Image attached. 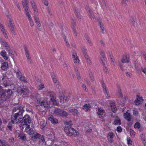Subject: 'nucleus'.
<instances>
[{
  "mask_svg": "<svg viewBox=\"0 0 146 146\" xmlns=\"http://www.w3.org/2000/svg\"><path fill=\"white\" fill-rule=\"evenodd\" d=\"M23 106L19 105L15 107L13 110V113L11 116V121L14 123H18L23 117L24 111Z\"/></svg>",
  "mask_w": 146,
  "mask_h": 146,
  "instance_id": "obj_1",
  "label": "nucleus"
},
{
  "mask_svg": "<svg viewBox=\"0 0 146 146\" xmlns=\"http://www.w3.org/2000/svg\"><path fill=\"white\" fill-rule=\"evenodd\" d=\"M31 97L33 99H36L37 103L46 108H47L49 106V105L46 101V100L45 101H43V99L38 94H33L31 95Z\"/></svg>",
  "mask_w": 146,
  "mask_h": 146,
  "instance_id": "obj_2",
  "label": "nucleus"
},
{
  "mask_svg": "<svg viewBox=\"0 0 146 146\" xmlns=\"http://www.w3.org/2000/svg\"><path fill=\"white\" fill-rule=\"evenodd\" d=\"M12 91L8 89L7 91L2 89L1 86H0V98L3 101H5L9 98L11 95Z\"/></svg>",
  "mask_w": 146,
  "mask_h": 146,
  "instance_id": "obj_3",
  "label": "nucleus"
},
{
  "mask_svg": "<svg viewBox=\"0 0 146 146\" xmlns=\"http://www.w3.org/2000/svg\"><path fill=\"white\" fill-rule=\"evenodd\" d=\"M64 131L66 134L69 135H74L76 136L77 135V132L74 128L69 126L65 127Z\"/></svg>",
  "mask_w": 146,
  "mask_h": 146,
  "instance_id": "obj_4",
  "label": "nucleus"
},
{
  "mask_svg": "<svg viewBox=\"0 0 146 146\" xmlns=\"http://www.w3.org/2000/svg\"><path fill=\"white\" fill-rule=\"evenodd\" d=\"M46 95L47 96L50 97L51 101L53 103L54 105L57 106L58 105V102L55 100L56 98L54 94L51 92H49L46 93Z\"/></svg>",
  "mask_w": 146,
  "mask_h": 146,
  "instance_id": "obj_5",
  "label": "nucleus"
},
{
  "mask_svg": "<svg viewBox=\"0 0 146 146\" xmlns=\"http://www.w3.org/2000/svg\"><path fill=\"white\" fill-rule=\"evenodd\" d=\"M31 121L29 116L28 115H26L24 116L23 118H22L19 123H23V125H29L31 123Z\"/></svg>",
  "mask_w": 146,
  "mask_h": 146,
  "instance_id": "obj_6",
  "label": "nucleus"
},
{
  "mask_svg": "<svg viewBox=\"0 0 146 146\" xmlns=\"http://www.w3.org/2000/svg\"><path fill=\"white\" fill-rule=\"evenodd\" d=\"M22 128L23 129H25V131L26 132L30 135H32L34 133L32 128L30 127L29 125H23Z\"/></svg>",
  "mask_w": 146,
  "mask_h": 146,
  "instance_id": "obj_7",
  "label": "nucleus"
},
{
  "mask_svg": "<svg viewBox=\"0 0 146 146\" xmlns=\"http://www.w3.org/2000/svg\"><path fill=\"white\" fill-rule=\"evenodd\" d=\"M19 94L22 95V94L26 95L28 94L29 92L28 88L26 86H23L20 91H18Z\"/></svg>",
  "mask_w": 146,
  "mask_h": 146,
  "instance_id": "obj_8",
  "label": "nucleus"
},
{
  "mask_svg": "<svg viewBox=\"0 0 146 146\" xmlns=\"http://www.w3.org/2000/svg\"><path fill=\"white\" fill-rule=\"evenodd\" d=\"M75 20V19H72V22L71 25V27L73 30L74 35L76 36H77V33L76 30V25Z\"/></svg>",
  "mask_w": 146,
  "mask_h": 146,
  "instance_id": "obj_9",
  "label": "nucleus"
},
{
  "mask_svg": "<svg viewBox=\"0 0 146 146\" xmlns=\"http://www.w3.org/2000/svg\"><path fill=\"white\" fill-rule=\"evenodd\" d=\"M0 43L1 45H3L6 47V50H8L10 48L9 46L8 43L5 42L4 40L2 38L0 37Z\"/></svg>",
  "mask_w": 146,
  "mask_h": 146,
  "instance_id": "obj_10",
  "label": "nucleus"
},
{
  "mask_svg": "<svg viewBox=\"0 0 146 146\" xmlns=\"http://www.w3.org/2000/svg\"><path fill=\"white\" fill-rule=\"evenodd\" d=\"M22 4L25 9V13H26L27 11H28L29 13L30 11L28 10V5L29 3V1L28 0H23L22 1Z\"/></svg>",
  "mask_w": 146,
  "mask_h": 146,
  "instance_id": "obj_11",
  "label": "nucleus"
},
{
  "mask_svg": "<svg viewBox=\"0 0 146 146\" xmlns=\"http://www.w3.org/2000/svg\"><path fill=\"white\" fill-rule=\"evenodd\" d=\"M72 58L74 59V62L75 63H78L80 60L76 54V52L73 50L72 52Z\"/></svg>",
  "mask_w": 146,
  "mask_h": 146,
  "instance_id": "obj_12",
  "label": "nucleus"
},
{
  "mask_svg": "<svg viewBox=\"0 0 146 146\" xmlns=\"http://www.w3.org/2000/svg\"><path fill=\"white\" fill-rule=\"evenodd\" d=\"M124 118L128 122L130 121L131 119V116L129 113L128 112V110H127L126 112L124 113L123 114Z\"/></svg>",
  "mask_w": 146,
  "mask_h": 146,
  "instance_id": "obj_13",
  "label": "nucleus"
},
{
  "mask_svg": "<svg viewBox=\"0 0 146 146\" xmlns=\"http://www.w3.org/2000/svg\"><path fill=\"white\" fill-rule=\"evenodd\" d=\"M0 29L2 33L3 34V36L7 39L8 38V36L6 33V31L3 25L0 24Z\"/></svg>",
  "mask_w": 146,
  "mask_h": 146,
  "instance_id": "obj_14",
  "label": "nucleus"
},
{
  "mask_svg": "<svg viewBox=\"0 0 146 146\" xmlns=\"http://www.w3.org/2000/svg\"><path fill=\"white\" fill-rule=\"evenodd\" d=\"M49 120L53 124H56L58 122V120L56 118H54L53 116L52 115H49L48 117Z\"/></svg>",
  "mask_w": 146,
  "mask_h": 146,
  "instance_id": "obj_15",
  "label": "nucleus"
},
{
  "mask_svg": "<svg viewBox=\"0 0 146 146\" xmlns=\"http://www.w3.org/2000/svg\"><path fill=\"white\" fill-rule=\"evenodd\" d=\"M69 99V97L65 96H62L60 98V102L62 103L67 102Z\"/></svg>",
  "mask_w": 146,
  "mask_h": 146,
  "instance_id": "obj_16",
  "label": "nucleus"
},
{
  "mask_svg": "<svg viewBox=\"0 0 146 146\" xmlns=\"http://www.w3.org/2000/svg\"><path fill=\"white\" fill-rule=\"evenodd\" d=\"M26 15L29 21L30 25L31 27H33L34 25V23L30 15L29 14V12L28 11L26 12Z\"/></svg>",
  "mask_w": 146,
  "mask_h": 146,
  "instance_id": "obj_17",
  "label": "nucleus"
},
{
  "mask_svg": "<svg viewBox=\"0 0 146 146\" xmlns=\"http://www.w3.org/2000/svg\"><path fill=\"white\" fill-rule=\"evenodd\" d=\"M42 138V136L40 134L36 133L32 136L31 139L34 141H36L37 139H40Z\"/></svg>",
  "mask_w": 146,
  "mask_h": 146,
  "instance_id": "obj_18",
  "label": "nucleus"
},
{
  "mask_svg": "<svg viewBox=\"0 0 146 146\" xmlns=\"http://www.w3.org/2000/svg\"><path fill=\"white\" fill-rule=\"evenodd\" d=\"M114 137V134L112 132L109 133L108 135V139L110 142H113V138Z\"/></svg>",
  "mask_w": 146,
  "mask_h": 146,
  "instance_id": "obj_19",
  "label": "nucleus"
},
{
  "mask_svg": "<svg viewBox=\"0 0 146 146\" xmlns=\"http://www.w3.org/2000/svg\"><path fill=\"white\" fill-rule=\"evenodd\" d=\"M51 76L53 81L55 85L56 86H58L59 84V83L56 77L55 76L54 74L53 73L51 74Z\"/></svg>",
  "mask_w": 146,
  "mask_h": 146,
  "instance_id": "obj_20",
  "label": "nucleus"
},
{
  "mask_svg": "<svg viewBox=\"0 0 146 146\" xmlns=\"http://www.w3.org/2000/svg\"><path fill=\"white\" fill-rule=\"evenodd\" d=\"M129 59L128 56L126 55H123L121 59V62L123 63H128Z\"/></svg>",
  "mask_w": 146,
  "mask_h": 146,
  "instance_id": "obj_21",
  "label": "nucleus"
},
{
  "mask_svg": "<svg viewBox=\"0 0 146 146\" xmlns=\"http://www.w3.org/2000/svg\"><path fill=\"white\" fill-rule=\"evenodd\" d=\"M31 5L33 9L34 10V13L35 14H37L38 12L37 9V7L36 5H35V3L34 1H31Z\"/></svg>",
  "mask_w": 146,
  "mask_h": 146,
  "instance_id": "obj_22",
  "label": "nucleus"
},
{
  "mask_svg": "<svg viewBox=\"0 0 146 146\" xmlns=\"http://www.w3.org/2000/svg\"><path fill=\"white\" fill-rule=\"evenodd\" d=\"M62 110L60 109L56 108L54 111V114L55 115H60Z\"/></svg>",
  "mask_w": 146,
  "mask_h": 146,
  "instance_id": "obj_23",
  "label": "nucleus"
},
{
  "mask_svg": "<svg viewBox=\"0 0 146 146\" xmlns=\"http://www.w3.org/2000/svg\"><path fill=\"white\" fill-rule=\"evenodd\" d=\"M1 56L4 59L7 60L9 58L8 56H7V53L5 51L3 50L1 52Z\"/></svg>",
  "mask_w": 146,
  "mask_h": 146,
  "instance_id": "obj_24",
  "label": "nucleus"
},
{
  "mask_svg": "<svg viewBox=\"0 0 146 146\" xmlns=\"http://www.w3.org/2000/svg\"><path fill=\"white\" fill-rule=\"evenodd\" d=\"M110 105L111 110L113 112H115L117 110V108L115 103H111Z\"/></svg>",
  "mask_w": 146,
  "mask_h": 146,
  "instance_id": "obj_25",
  "label": "nucleus"
},
{
  "mask_svg": "<svg viewBox=\"0 0 146 146\" xmlns=\"http://www.w3.org/2000/svg\"><path fill=\"white\" fill-rule=\"evenodd\" d=\"M8 64L7 62H4L2 64L1 68L3 70H6L8 67Z\"/></svg>",
  "mask_w": 146,
  "mask_h": 146,
  "instance_id": "obj_26",
  "label": "nucleus"
},
{
  "mask_svg": "<svg viewBox=\"0 0 146 146\" xmlns=\"http://www.w3.org/2000/svg\"><path fill=\"white\" fill-rule=\"evenodd\" d=\"M78 111L76 109L71 110L69 111L70 114H72L74 115H76L78 113Z\"/></svg>",
  "mask_w": 146,
  "mask_h": 146,
  "instance_id": "obj_27",
  "label": "nucleus"
},
{
  "mask_svg": "<svg viewBox=\"0 0 146 146\" xmlns=\"http://www.w3.org/2000/svg\"><path fill=\"white\" fill-rule=\"evenodd\" d=\"M40 125L41 128L43 129L46 125V123L45 121L41 120L40 122Z\"/></svg>",
  "mask_w": 146,
  "mask_h": 146,
  "instance_id": "obj_28",
  "label": "nucleus"
},
{
  "mask_svg": "<svg viewBox=\"0 0 146 146\" xmlns=\"http://www.w3.org/2000/svg\"><path fill=\"white\" fill-rule=\"evenodd\" d=\"M91 107L90 105L89 104H86L84 105L83 107V109L86 111H88Z\"/></svg>",
  "mask_w": 146,
  "mask_h": 146,
  "instance_id": "obj_29",
  "label": "nucleus"
},
{
  "mask_svg": "<svg viewBox=\"0 0 146 146\" xmlns=\"http://www.w3.org/2000/svg\"><path fill=\"white\" fill-rule=\"evenodd\" d=\"M24 50L25 52V55L27 59L30 58L31 57L29 55V51L27 48L25 47L24 48Z\"/></svg>",
  "mask_w": 146,
  "mask_h": 146,
  "instance_id": "obj_30",
  "label": "nucleus"
},
{
  "mask_svg": "<svg viewBox=\"0 0 146 146\" xmlns=\"http://www.w3.org/2000/svg\"><path fill=\"white\" fill-rule=\"evenodd\" d=\"M75 14L77 18H80V11L77 8L75 7Z\"/></svg>",
  "mask_w": 146,
  "mask_h": 146,
  "instance_id": "obj_31",
  "label": "nucleus"
},
{
  "mask_svg": "<svg viewBox=\"0 0 146 146\" xmlns=\"http://www.w3.org/2000/svg\"><path fill=\"white\" fill-rule=\"evenodd\" d=\"M39 144L40 145H45V142L44 138L42 137V138H41L40 140H39Z\"/></svg>",
  "mask_w": 146,
  "mask_h": 146,
  "instance_id": "obj_32",
  "label": "nucleus"
},
{
  "mask_svg": "<svg viewBox=\"0 0 146 146\" xmlns=\"http://www.w3.org/2000/svg\"><path fill=\"white\" fill-rule=\"evenodd\" d=\"M22 133V132L19 130L15 132V134L16 137L18 138H20Z\"/></svg>",
  "mask_w": 146,
  "mask_h": 146,
  "instance_id": "obj_33",
  "label": "nucleus"
},
{
  "mask_svg": "<svg viewBox=\"0 0 146 146\" xmlns=\"http://www.w3.org/2000/svg\"><path fill=\"white\" fill-rule=\"evenodd\" d=\"M19 79L21 81H23L25 82H27V79L24 76L22 75Z\"/></svg>",
  "mask_w": 146,
  "mask_h": 146,
  "instance_id": "obj_34",
  "label": "nucleus"
},
{
  "mask_svg": "<svg viewBox=\"0 0 146 146\" xmlns=\"http://www.w3.org/2000/svg\"><path fill=\"white\" fill-rule=\"evenodd\" d=\"M82 51L85 58H87L88 55H87V50L85 48L83 47L82 49Z\"/></svg>",
  "mask_w": 146,
  "mask_h": 146,
  "instance_id": "obj_35",
  "label": "nucleus"
},
{
  "mask_svg": "<svg viewBox=\"0 0 146 146\" xmlns=\"http://www.w3.org/2000/svg\"><path fill=\"white\" fill-rule=\"evenodd\" d=\"M99 23L100 25V27L102 30V32L103 33H104V28L103 27V24L100 21H99Z\"/></svg>",
  "mask_w": 146,
  "mask_h": 146,
  "instance_id": "obj_36",
  "label": "nucleus"
},
{
  "mask_svg": "<svg viewBox=\"0 0 146 146\" xmlns=\"http://www.w3.org/2000/svg\"><path fill=\"white\" fill-rule=\"evenodd\" d=\"M12 20L11 19L9 18V27L10 28L15 27L13 23L12 22Z\"/></svg>",
  "mask_w": 146,
  "mask_h": 146,
  "instance_id": "obj_37",
  "label": "nucleus"
},
{
  "mask_svg": "<svg viewBox=\"0 0 146 146\" xmlns=\"http://www.w3.org/2000/svg\"><path fill=\"white\" fill-rule=\"evenodd\" d=\"M15 124L12 122L11 121V122H9L8 123V124L7 125V127L9 129V130L10 131H12V124Z\"/></svg>",
  "mask_w": 146,
  "mask_h": 146,
  "instance_id": "obj_38",
  "label": "nucleus"
},
{
  "mask_svg": "<svg viewBox=\"0 0 146 146\" xmlns=\"http://www.w3.org/2000/svg\"><path fill=\"white\" fill-rule=\"evenodd\" d=\"M102 64L103 65V69L104 72H105L106 73H108V69L105 66V64L104 62L102 61Z\"/></svg>",
  "mask_w": 146,
  "mask_h": 146,
  "instance_id": "obj_39",
  "label": "nucleus"
},
{
  "mask_svg": "<svg viewBox=\"0 0 146 146\" xmlns=\"http://www.w3.org/2000/svg\"><path fill=\"white\" fill-rule=\"evenodd\" d=\"M68 115V113L62 110L61 113L60 115V116L66 117Z\"/></svg>",
  "mask_w": 146,
  "mask_h": 146,
  "instance_id": "obj_40",
  "label": "nucleus"
},
{
  "mask_svg": "<svg viewBox=\"0 0 146 146\" xmlns=\"http://www.w3.org/2000/svg\"><path fill=\"white\" fill-rule=\"evenodd\" d=\"M0 146H9L6 143L4 142L2 140H0Z\"/></svg>",
  "mask_w": 146,
  "mask_h": 146,
  "instance_id": "obj_41",
  "label": "nucleus"
},
{
  "mask_svg": "<svg viewBox=\"0 0 146 146\" xmlns=\"http://www.w3.org/2000/svg\"><path fill=\"white\" fill-rule=\"evenodd\" d=\"M98 111L97 113L99 115H101L102 113H103L104 112V110L100 108H98Z\"/></svg>",
  "mask_w": 146,
  "mask_h": 146,
  "instance_id": "obj_42",
  "label": "nucleus"
},
{
  "mask_svg": "<svg viewBox=\"0 0 146 146\" xmlns=\"http://www.w3.org/2000/svg\"><path fill=\"white\" fill-rule=\"evenodd\" d=\"M19 139H21L22 140H25L26 139V137L25 134L22 133Z\"/></svg>",
  "mask_w": 146,
  "mask_h": 146,
  "instance_id": "obj_43",
  "label": "nucleus"
},
{
  "mask_svg": "<svg viewBox=\"0 0 146 146\" xmlns=\"http://www.w3.org/2000/svg\"><path fill=\"white\" fill-rule=\"evenodd\" d=\"M134 127L135 128L139 129L140 127V123L138 122L136 123L134 125Z\"/></svg>",
  "mask_w": 146,
  "mask_h": 146,
  "instance_id": "obj_44",
  "label": "nucleus"
},
{
  "mask_svg": "<svg viewBox=\"0 0 146 146\" xmlns=\"http://www.w3.org/2000/svg\"><path fill=\"white\" fill-rule=\"evenodd\" d=\"M16 76L18 78H19L22 76L21 73L20 71L18 70L16 72Z\"/></svg>",
  "mask_w": 146,
  "mask_h": 146,
  "instance_id": "obj_45",
  "label": "nucleus"
},
{
  "mask_svg": "<svg viewBox=\"0 0 146 146\" xmlns=\"http://www.w3.org/2000/svg\"><path fill=\"white\" fill-rule=\"evenodd\" d=\"M127 142L129 145H131L132 144V141L131 140L130 138L129 137H127Z\"/></svg>",
  "mask_w": 146,
  "mask_h": 146,
  "instance_id": "obj_46",
  "label": "nucleus"
},
{
  "mask_svg": "<svg viewBox=\"0 0 146 146\" xmlns=\"http://www.w3.org/2000/svg\"><path fill=\"white\" fill-rule=\"evenodd\" d=\"M44 86L43 84H40L38 87L37 89L38 90H42L44 88Z\"/></svg>",
  "mask_w": 146,
  "mask_h": 146,
  "instance_id": "obj_47",
  "label": "nucleus"
},
{
  "mask_svg": "<svg viewBox=\"0 0 146 146\" xmlns=\"http://www.w3.org/2000/svg\"><path fill=\"white\" fill-rule=\"evenodd\" d=\"M104 92L105 94L106 97L107 98H108L109 97L110 95L109 93H108L107 90L104 89Z\"/></svg>",
  "mask_w": 146,
  "mask_h": 146,
  "instance_id": "obj_48",
  "label": "nucleus"
},
{
  "mask_svg": "<svg viewBox=\"0 0 146 146\" xmlns=\"http://www.w3.org/2000/svg\"><path fill=\"white\" fill-rule=\"evenodd\" d=\"M65 124H66L67 126L68 125L70 126L71 125H72V123L71 121H66L65 122Z\"/></svg>",
  "mask_w": 146,
  "mask_h": 146,
  "instance_id": "obj_49",
  "label": "nucleus"
},
{
  "mask_svg": "<svg viewBox=\"0 0 146 146\" xmlns=\"http://www.w3.org/2000/svg\"><path fill=\"white\" fill-rule=\"evenodd\" d=\"M34 18L36 23H39L40 22V21L39 19V18L37 17H36V16H34Z\"/></svg>",
  "mask_w": 146,
  "mask_h": 146,
  "instance_id": "obj_50",
  "label": "nucleus"
},
{
  "mask_svg": "<svg viewBox=\"0 0 146 146\" xmlns=\"http://www.w3.org/2000/svg\"><path fill=\"white\" fill-rule=\"evenodd\" d=\"M138 112L137 111L136 109H134L133 111V114L134 115H137L138 114Z\"/></svg>",
  "mask_w": 146,
  "mask_h": 146,
  "instance_id": "obj_51",
  "label": "nucleus"
},
{
  "mask_svg": "<svg viewBox=\"0 0 146 146\" xmlns=\"http://www.w3.org/2000/svg\"><path fill=\"white\" fill-rule=\"evenodd\" d=\"M113 123L115 125H120L121 124L120 121L119 120H116L114 121Z\"/></svg>",
  "mask_w": 146,
  "mask_h": 146,
  "instance_id": "obj_52",
  "label": "nucleus"
},
{
  "mask_svg": "<svg viewBox=\"0 0 146 146\" xmlns=\"http://www.w3.org/2000/svg\"><path fill=\"white\" fill-rule=\"evenodd\" d=\"M36 24L38 29L40 30H41L42 29V27H41V25L40 22L39 23H37Z\"/></svg>",
  "mask_w": 146,
  "mask_h": 146,
  "instance_id": "obj_53",
  "label": "nucleus"
},
{
  "mask_svg": "<svg viewBox=\"0 0 146 146\" xmlns=\"http://www.w3.org/2000/svg\"><path fill=\"white\" fill-rule=\"evenodd\" d=\"M6 50L8 52L9 54V55H10L11 56H12L13 54H12V52L11 50V48Z\"/></svg>",
  "mask_w": 146,
  "mask_h": 146,
  "instance_id": "obj_54",
  "label": "nucleus"
},
{
  "mask_svg": "<svg viewBox=\"0 0 146 146\" xmlns=\"http://www.w3.org/2000/svg\"><path fill=\"white\" fill-rule=\"evenodd\" d=\"M89 76L90 77V78L92 81V82H93L94 81V77H93V76L92 73H90L89 74Z\"/></svg>",
  "mask_w": 146,
  "mask_h": 146,
  "instance_id": "obj_55",
  "label": "nucleus"
},
{
  "mask_svg": "<svg viewBox=\"0 0 146 146\" xmlns=\"http://www.w3.org/2000/svg\"><path fill=\"white\" fill-rule=\"evenodd\" d=\"M140 137L143 140V142H144L145 140V135L143 134H142L140 135Z\"/></svg>",
  "mask_w": 146,
  "mask_h": 146,
  "instance_id": "obj_56",
  "label": "nucleus"
},
{
  "mask_svg": "<svg viewBox=\"0 0 146 146\" xmlns=\"http://www.w3.org/2000/svg\"><path fill=\"white\" fill-rule=\"evenodd\" d=\"M90 18L91 19L92 21H94L95 20V16L94 15H93V14L92 13H90Z\"/></svg>",
  "mask_w": 146,
  "mask_h": 146,
  "instance_id": "obj_57",
  "label": "nucleus"
},
{
  "mask_svg": "<svg viewBox=\"0 0 146 146\" xmlns=\"http://www.w3.org/2000/svg\"><path fill=\"white\" fill-rule=\"evenodd\" d=\"M42 1L45 5L46 6L48 5V3L47 2V0H42Z\"/></svg>",
  "mask_w": 146,
  "mask_h": 146,
  "instance_id": "obj_58",
  "label": "nucleus"
},
{
  "mask_svg": "<svg viewBox=\"0 0 146 146\" xmlns=\"http://www.w3.org/2000/svg\"><path fill=\"white\" fill-rule=\"evenodd\" d=\"M139 102H140V101H139V100L138 98H137L135 100V104L136 105H139L140 103H139Z\"/></svg>",
  "mask_w": 146,
  "mask_h": 146,
  "instance_id": "obj_59",
  "label": "nucleus"
},
{
  "mask_svg": "<svg viewBox=\"0 0 146 146\" xmlns=\"http://www.w3.org/2000/svg\"><path fill=\"white\" fill-rule=\"evenodd\" d=\"M128 1V0H122L121 4L123 5H125L126 3V1Z\"/></svg>",
  "mask_w": 146,
  "mask_h": 146,
  "instance_id": "obj_60",
  "label": "nucleus"
},
{
  "mask_svg": "<svg viewBox=\"0 0 146 146\" xmlns=\"http://www.w3.org/2000/svg\"><path fill=\"white\" fill-rule=\"evenodd\" d=\"M9 141L10 142L13 143L14 141V139L13 137H11L9 139Z\"/></svg>",
  "mask_w": 146,
  "mask_h": 146,
  "instance_id": "obj_61",
  "label": "nucleus"
},
{
  "mask_svg": "<svg viewBox=\"0 0 146 146\" xmlns=\"http://www.w3.org/2000/svg\"><path fill=\"white\" fill-rule=\"evenodd\" d=\"M117 131L118 132H121L122 131V128L120 126H118L117 128Z\"/></svg>",
  "mask_w": 146,
  "mask_h": 146,
  "instance_id": "obj_62",
  "label": "nucleus"
},
{
  "mask_svg": "<svg viewBox=\"0 0 146 146\" xmlns=\"http://www.w3.org/2000/svg\"><path fill=\"white\" fill-rule=\"evenodd\" d=\"M76 74L77 76V78L78 80L80 81L81 80V78L80 76V74L79 73L78 74L76 72Z\"/></svg>",
  "mask_w": 146,
  "mask_h": 146,
  "instance_id": "obj_63",
  "label": "nucleus"
},
{
  "mask_svg": "<svg viewBox=\"0 0 146 146\" xmlns=\"http://www.w3.org/2000/svg\"><path fill=\"white\" fill-rule=\"evenodd\" d=\"M126 76L129 77H130L131 75V74L129 72H126L125 73Z\"/></svg>",
  "mask_w": 146,
  "mask_h": 146,
  "instance_id": "obj_64",
  "label": "nucleus"
}]
</instances>
